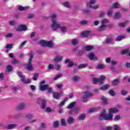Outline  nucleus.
Listing matches in <instances>:
<instances>
[{"instance_id":"f257e3e1","label":"nucleus","mask_w":130,"mask_h":130,"mask_svg":"<svg viewBox=\"0 0 130 130\" xmlns=\"http://www.w3.org/2000/svg\"><path fill=\"white\" fill-rule=\"evenodd\" d=\"M50 18L52 22L51 28H52L53 31H55V30L59 29L60 28V24L57 23V20H56L57 15L55 14H52L50 15Z\"/></svg>"},{"instance_id":"f03ea898","label":"nucleus","mask_w":130,"mask_h":130,"mask_svg":"<svg viewBox=\"0 0 130 130\" xmlns=\"http://www.w3.org/2000/svg\"><path fill=\"white\" fill-rule=\"evenodd\" d=\"M99 119L100 120H112L113 119V115L109 113L106 114V110H103L101 113Z\"/></svg>"},{"instance_id":"7ed1b4c3","label":"nucleus","mask_w":130,"mask_h":130,"mask_svg":"<svg viewBox=\"0 0 130 130\" xmlns=\"http://www.w3.org/2000/svg\"><path fill=\"white\" fill-rule=\"evenodd\" d=\"M29 59L28 62L25 64V67L27 71L32 72L33 71V66L32 65V59L34 57V53L33 52H30L29 54Z\"/></svg>"},{"instance_id":"20e7f679","label":"nucleus","mask_w":130,"mask_h":130,"mask_svg":"<svg viewBox=\"0 0 130 130\" xmlns=\"http://www.w3.org/2000/svg\"><path fill=\"white\" fill-rule=\"evenodd\" d=\"M40 44L42 46L49 47L50 48L53 47V42H52V41H46L45 40H42L40 41Z\"/></svg>"},{"instance_id":"39448f33","label":"nucleus","mask_w":130,"mask_h":130,"mask_svg":"<svg viewBox=\"0 0 130 130\" xmlns=\"http://www.w3.org/2000/svg\"><path fill=\"white\" fill-rule=\"evenodd\" d=\"M93 94H92L91 92H90V91H85L84 93V95L82 96V100L83 102L84 103H86V102H88V98H89V97H91V96H92Z\"/></svg>"},{"instance_id":"423d86ee","label":"nucleus","mask_w":130,"mask_h":130,"mask_svg":"<svg viewBox=\"0 0 130 130\" xmlns=\"http://www.w3.org/2000/svg\"><path fill=\"white\" fill-rule=\"evenodd\" d=\"M46 83V81L45 80H43L40 83V91H44L45 90H47L48 88L49 87V85L48 84H45Z\"/></svg>"},{"instance_id":"0eeeda50","label":"nucleus","mask_w":130,"mask_h":130,"mask_svg":"<svg viewBox=\"0 0 130 130\" xmlns=\"http://www.w3.org/2000/svg\"><path fill=\"white\" fill-rule=\"evenodd\" d=\"M106 79V77L104 76H101L100 78H93V84H96V83H100L101 85L103 84V81Z\"/></svg>"},{"instance_id":"6e6552de","label":"nucleus","mask_w":130,"mask_h":130,"mask_svg":"<svg viewBox=\"0 0 130 130\" xmlns=\"http://www.w3.org/2000/svg\"><path fill=\"white\" fill-rule=\"evenodd\" d=\"M26 106H27V105L25 103L22 102L19 103L16 107V109L18 111H21V110H24V109H25Z\"/></svg>"},{"instance_id":"1a4fd4ad","label":"nucleus","mask_w":130,"mask_h":130,"mask_svg":"<svg viewBox=\"0 0 130 130\" xmlns=\"http://www.w3.org/2000/svg\"><path fill=\"white\" fill-rule=\"evenodd\" d=\"M38 104H41V108L42 109H45L46 108V101L42 99L38 98L37 101Z\"/></svg>"},{"instance_id":"9d476101","label":"nucleus","mask_w":130,"mask_h":130,"mask_svg":"<svg viewBox=\"0 0 130 130\" xmlns=\"http://www.w3.org/2000/svg\"><path fill=\"white\" fill-rule=\"evenodd\" d=\"M80 111V108L78 107H75L74 109L68 112V114L70 115H75V114H78Z\"/></svg>"},{"instance_id":"9b49d317","label":"nucleus","mask_w":130,"mask_h":130,"mask_svg":"<svg viewBox=\"0 0 130 130\" xmlns=\"http://www.w3.org/2000/svg\"><path fill=\"white\" fill-rule=\"evenodd\" d=\"M88 58L90 60H98V58L95 56V53L93 52L89 53Z\"/></svg>"},{"instance_id":"f8f14e48","label":"nucleus","mask_w":130,"mask_h":130,"mask_svg":"<svg viewBox=\"0 0 130 130\" xmlns=\"http://www.w3.org/2000/svg\"><path fill=\"white\" fill-rule=\"evenodd\" d=\"M27 30V26L24 24H21L19 26L16 31L21 32V31H26Z\"/></svg>"},{"instance_id":"ddd939ff","label":"nucleus","mask_w":130,"mask_h":130,"mask_svg":"<svg viewBox=\"0 0 130 130\" xmlns=\"http://www.w3.org/2000/svg\"><path fill=\"white\" fill-rule=\"evenodd\" d=\"M62 58H63V56L58 55L53 60V61L56 63L57 62H60V61H61V59H62Z\"/></svg>"},{"instance_id":"4468645a","label":"nucleus","mask_w":130,"mask_h":130,"mask_svg":"<svg viewBox=\"0 0 130 130\" xmlns=\"http://www.w3.org/2000/svg\"><path fill=\"white\" fill-rule=\"evenodd\" d=\"M120 83V79H116L112 81V86H118Z\"/></svg>"},{"instance_id":"2eb2a0df","label":"nucleus","mask_w":130,"mask_h":130,"mask_svg":"<svg viewBox=\"0 0 130 130\" xmlns=\"http://www.w3.org/2000/svg\"><path fill=\"white\" fill-rule=\"evenodd\" d=\"M21 81L23 84H27L31 83V79H27L25 76L21 80Z\"/></svg>"},{"instance_id":"dca6fc26","label":"nucleus","mask_w":130,"mask_h":130,"mask_svg":"<svg viewBox=\"0 0 130 130\" xmlns=\"http://www.w3.org/2000/svg\"><path fill=\"white\" fill-rule=\"evenodd\" d=\"M90 34H91V31L90 30H87L84 32H82L81 34V35L82 36V37H88V36H89V35H90Z\"/></svg>"},{"instance_id":"f3484780","label":"nucleus","mask_w":130,"mask_h":130,"mask_svg":"<svg viewBox=\"0 0 130 130\" xmlns=\"http://www.w3.org/2000/svg\"><path fill=\"white\" fill-rule=\"evenodd\" d=\"M65 63H69L68 68H72V67H73V66H75V64H74V62L70 61V59H67L65 60Z\"/></svg>"},{"instance_id":"a211bd4d","label":"nucleus","mask_w":130,"mask_h":130,"mask_svg":"<svg viewBox=\"0 0 130 130\" xmlns=\"http://www.w3.org/2000/svg\"><path fill=\"white\" fill-rule=\"evenodd\" d=\"M67 122L69 124H72L75 122V118L73 117H69L67 119Z\"/></svg>"},{"instance_id":"6ab92c4d","label":"nucleus","mask_w":130,"mask_h":130,"mask_svg":"<svg viewBox=\"0 0 130 130\" xmlns=\"http://www.w3.org/2000/svg\"><path fill=\"white\" fill-rule=\"evenodd\" d=\"M53 97H54L55 99L58 100V99L60 98V93L54 92L53 93Z\"/></svg>"},{"instance_id":"aec40b11","label":"nucleus","mask_w":130,"mask_h":130,"mask_svg":"<svg viewBox=\"0 0 130 130\" xmlns=\"http://www.w3.org/2000/svg\"><path fill=\"white\" fill-rule=\"evenodd\" d=\"M112 41H113V38L108 37L105 40V44H110V43H112Z\"/></svg>"},{"instance_id":"412c9836","label":"nucleus","mask_w":130,"mask_h":130,"mask_svg":"<svg viewBox=\"0 0 130 130\" xmlns=\"http://www.w3.org/2000/svg\"><path fill=\"white\" fill-rule=\"evenodd\" d=\"M94 4H96L95 0H90L89 2L87 3V6L88 8H92V5H94Z\"/></svg>"},{"instance_id":"4be33fe9","label":"nucleus","mask_w":130,"mask_h":130,"mask_svg":"<svg viewBox=\"0 0 130 130\" xmlns=\"http://www.w3.org/2000/svg\"><path fill=\"white\" fill-rule=\"evenodd\" d=\"M101 99L104 105H107V104H108V99L106 98L105 96H103Z\"/></svg>"},{"instance_id":"5701e85b","label":"nucleus","mask_w":130,"mask_h":130,"mask_svg":"<svg viewBox=\"0 0 130 130\" xmlns=\"http://www.w3.org/2000/svg\"><path fill=\"white\" fill-rule=\"evenodd\" d=\"M62 6L65 7L66 8H67L68 9H70L71 8V4L69 2H66L62 3Z\"/></svg>"},{"instance_id":"b1692460","label":"nucleus","mask_w":130,"mask_h":130,"mask_svg":"<svg viewBox=\"0 0 130 130\" xmlns=\"http://www.w3.org/2000/svg\"><path fill=\"white\" fill-rule=\"evenodd\" d=\"M75 106H76V102H73L69 104V105L67 107V108L68 109H73Z\"/></svg>"},{"instance_id":"393cba45","label":"nucleus","mask_w":130,"mask_h":130,"mask_svg":"<svg viewBox=\"0 0 130 130\" xmlns=\"http://www.w3.org/2000/svg\"><path fill=\"white\" fill-rule=\"evenodd\" d=\"M107 25H106L101 24V26L98 29V30L100 32H101L102 31H104L105 28H107Z\"/></svg>"},{"instance_id":"a878e982","label":"nucleus","mask_w":130,"mask_h":130,"mask_svg":"<svg viewBox=\"0 0 130 130\" xmlns=\"http://www.w3.org/2000/svg\"><path fill=\"white\" fill-rule=\"evenodd\" d=\"M59 29H60L62 33H66V32H67L68 30V28L66 26H61V25H60V27H59Z\"/></svg>"},{"instance_id":"bb28decb","label":"nucleus","mask_w":130,"mask_h":130,"mask_svg":"<svg viewBox=\"0 0 130 130\" xmlns=\"http://www.w3.org/2000/svg\"><path fill=\"white\" fill-rule=\"evenodd\" d=\"M117 112H118V110L116 108H112L109 110V113L112 114L113 113H117Z\"/></svg>"},{"instance_id":"cd10ccee","label":"nucleus","mask_w":130,"mask_h":130,"mask_svg":"<svg viewBox=\"0 0 130 130\" xmlns=\"http://www.w3.org/2000/svg\"><path fill=\"white\" fill-rule=\"evenodd\" d=\"M18 126V125L16 124H11L8 125L7 127V129H12V128H15V127Z\"/></svg>"},{"instance_id":"c85d7f7f","label":"nucleus","mask_w":130,"mask_h":130,"mask_svg":"<svg viewBox=\"0 0 130 130\" xmlns=\"http://www.w3.org/2000/svg\"><path fill=\"white\" fill-rule=\"evenodd\" d=\"M84 48L86 51H90V50H92L94 48L92 46H85Z\"/></svg>"},{"instance_id":"c756f323","label":"nucleus","mask_w":130,"mask_h":130,"mask_svg":"<svg viewBox=\"0 0 130 130\" xmlns=\"http://www.w3.org/2000/svg\"><path fill=\"white\" fill-rule=\"evenodd\" d=\"M19 10L20 11H27V10H29V7L26 6L25 7H23V6H19L18 7Z\"/></svg>"},{"instance_id":"7c9ffc66","label":"nucleus","mask_w":130,"mask_h":130,"mask_svg":"<svg viewBox=\"0 0 130 130\" xmlns=\"http://www.w3.org/2000/svg\"><path fill=\"white\" fill-rule=\"evenodd\" d=\"M120 18H121V13L119 12H116L115 14V19L117 20L118 19H120Z\"/></svg>"},{"instance_id":"2f4dec72","label":"nucleus","mask_w":130,"mask_h":130,"mask_svg":"<svg viewBox=\"0 0 130 130\" xmlns=\"http://www.w3.org/2000/svg\"><path fill=\"white\" fill-rule=\"evenodd\" d=\"M71 43L72 45L75 46V45H77L79 43V40L77 39H72L71 40Z\"/></svg>"},{"instance_id":"473e14b6","label":"nucleus","mask_w":130,"mask_h":130,"mask_svg":"<svg viewBox=\"0 0 130 130\" xmlns=\"http://www.w3.org/2000/svg\"><path fill=\"white\" fill-rule=\"evenodd\" d=\"M87 67H88V64L87 63L81 64L78 67V69L81 70V69H85V68H87Z\"/></svg>"},{"instance_id":"72a5a7b5","label":"nucleus","mask_w":130,"mask_h":130,"mask_svg":"<svg viewBox=\"0 0 130 130\" xmlns=\"http://www.w3.org/2000/svg\"><path fill=\"white\" fill-rule=\"evenodd\" d=\"M33 117H34V116L32 114H27L25 115V118L28 119V120L30 119H32Z\"/></svg>"},{"instance_id":"f704fd0d","label":"nucleus","mask_w":130,"mask_h":130,"mask_svg":"<svg viewBox=\"0 0 130 130\" xmlns=\"http://www.w3.org/2000/svg\"><path fill=\"white\" fill-rule=\"evenodd\" d=\"M85 117H86V115L85 114H82L79 116L78 119L79 120H84Z\"/></svg>"},{"instance_id":"c9c22d12","label":"nucleus","mask_w":130,"mask_h":130,"mask_svg":"<svg viewBox=\"0 0 130 130\" xmlns=\"http://www.w3.org/2000/svg\"><path fill=\"white\" fill-rule=\"evenodd\" d=\"M85 53V50H78V56H82L83 54Z\"/></svg>"},{"instance_id":"e433bc0d","label":"nucleus","mask_w":130,"mask_h":130,"mask_svg":"<svg viewBox=\"0 0 130 130\" xmlns=\"http://www.w3.org/2000/svg\"><path fill=\"white\" fill-rule=\"evenodd\" d=\"M119 7H120V5L118 4V2H115L113 5L114 9H119Z\"/></svg>"},{"instance_id":"4c0bfd02","label":"nucleus","mask_w":130,"mask_h":130,"mask_svg":"<svg viewBox=\"0 0 130 130\" xmlns=\"http://www.w3.org/2000/svg\"><path fill=\"white\" fill-rule=\"evenodd\" d=\"M125 36H119L116 39V41H121L122 39H124Z\"/></svg>"},{"instance_id":"58836bf2","label":"nucleus","mask_w":130,"mask_h":130,"mask_svg":"<svg viewBox=\"0 0 130 130\" xmlns=\"http://www.w3.org/2000/svg\"><path fill=\"white\" fill-rule=\"evenodd\" d=\"M100 109L99 108H93L90 109L88 111V112L89 113H92V112H95V111H97V110H99Z\"/></svg>"},{"instance_id":"ea45409f","label":"nucleus","mask_w":130,"mask_h":130,"mask_svg":"<svg viewBox=\"0 0 130 130\" xmlns=\"http://www.w3.org/2000/svg\"><path fill=\"white\" fill-rule=\"evenodd\" d=\"M108 88H109V85L108 84H106L105 85H104L103 86L101 87L100 88V90H107V89H108Z\"/></svg>"},{"instance_id":"a19ab883","label":"nucleus","mask_w":130,"mask_h":130,"mask_svg":"<svg viewBox=\"0 0 130 130\" xmlns=\"http://www.w3.org/2000/svg\"><path fill=\"white\" fill-rule=\"evenodd\" d=\"M90 22L88 20H82L80 22V25H88Z\"/></svg>"},{"instance_id":"79ce46f5","label":"nucleus","mask_w":130,"mask_h":130,"mask_svg":"<svg viewBox=\"0 0 130 130\" xmlns=\"http://www.w3.org/2000/svg\"><path fill=\"white\" fill-rule=\"evenodd\" d=\"M17 73L18 76H19V77L21 78V80H22L23 78H24L25 76L23 75V73L22 72L17 71Z\"/></svg>"},{"instance_id":"37998d69","label":"nucleus","mask_w":130,"mask_h":130,"mask_svg":"<svg viewBox=\"0 0 130 130\" xmlns=\"http://www.w3.org/2000/svg\"><path fill=\"white\" fill-rule=\"evenodd\" d=\"M60 122H61V125H62V126H66L67 123H66V119H61L60 120Z\"/></svg>"},{"instance_id":"c03bdc74","label":"nucleus","mask_w":130,"mask_h":130,"mask_svg":"<svg viewBox=\"0 0 130 130\" xmlns=\"http://www.w3.org/2000/svg\"><path fill=\"white\" fill-rule=\"evenodd\" d=\"M22 117V114L21 113H18L13 116V118H15V119H18V118H20V117Z\"/></svg>"},{"instance_id":"a18cd8bd","label":"nucleus","mask_w":130,"mask_h":130,"mask_svg":"<svg viewBox=\"0 0 130 130\" xmlns=\"http://www.w3.org/2000/svg\"><path fill=\"white\" fill-rule=\"evenodd\" d=\"M61 77H62V74H57L53 78V80H54V81H56V80H57V79H59V78H61Z\"/></svg>"},{"instance_id":"49530a36","label":"nucleus","mask_w":130,"mask_h":130,"mask_svg":"<svg viewBox=\"0 0 130 130\" xmlns=\"http://www.w3.org/2000/svg\"><path fill=\"white\" fill-rule=\"evenodd\" d=\"M13 46H14L13 44H7L5 47V48L7 49H12V48H13Z\"/></svg>"},{"instance_id":"de8ad7c7","label":"nucleus","mask_w":130,"mask_h":130,"mask_svg":"<svg viewBox=\"0 0 130 130\" xmlns=\"http://www.w3.org/2000/svg\"><path fill=\"white\" fill-rule=\"evenodd\" d=\"M58 125H59V122L58 121H55L53 123V127L56 128L58 127Z\"/></svg>"},{"instance_id":"09e8293b","label":"nucleus","mask_w":130,"mask_h":130,"mask_svg":"<svg viewBox=\"0 0 130 130\" xmlns=\"http://www.w3.org/2000/svg\"><path fill=\"white\" fill-rule=\"evenodd\" d=\"M7 71L8 72V73H10V72H12L13 71V67H12V66L8 65L7 67Z\"/></svg>"},{"instance_id":"8fccbe9b","label":"nucleus","mask_w":130,"mask_h":130,"mask_svg":"<svg viewBox=\"0 0 130 130\" xmlns=\"http://www.w3.org/2000/svg\"><path fill=\"white\" fill-rule=\"evenodd\" d=\"M127 25V22H123V23H119V26L120 27H126V26Z\"/></svg>"},{"instance_id":"3c124183","label":"nucleus","mask_w":130,"mask_h":130,"mask_svg":"<svg viewBox=\"0 0 130 130\" xmlns=\"http://www.w3.org/2000/svg\"><path fill=\"white\" fill-rule=\"evenodd\" d=\"M9 25H10V26H16V25H17V22L14 20H11L9 21Z\"/></svg>"},{"instance_id":"603ef678","label":"nucleus","mask_w":130,"mask_h":130,"mask_svg":"<svg viewBox=\"0 0 130 130\" xmlns=\"http://www.w3.org/2000/svg\"><path fill=\"white\" fill-rule=\"evenodd\" d=\"M38 77H39V74L38 73L35 74L33 77L34 81H37Z\"/></svg>"},{"instance_id":"864d4df0","label":"nucleus","mask_w":130,"mask_h":130,"mask_svg":"<svg viewBox=\"0 0 130 130\" xmlns=\"http://www.w3.org/2000/svg\"><path fill=\"white\" fill-rule=\"evenodd\" d=\"M80 78L79 76H74L72 80L73 81H74V82H78V81H79L80 80Z\"/></svg>"},{"instance_id":"5fc2aeb1","label":"nucleus","mask_w":130,"mask_h":130,"mask_svg":"<svg viewBox=\"0 0 130 130\" xmlns=\"http://www.w3.org/2000/svg\"><path fill=\"white\" fill-rule=\"evenodd\" d=\"M12 62L13 63V64H17L18 63H20V61L16 59H13L12 60Z\"/></svg>"},{"instance_id":"6e6d98bb","label":"nucleus","mask_w":130,"mask_h":130,"mask_svg":"<svg viewBox=\"0 0 130 130\" xmlns=\"http://www.w3.org/2000/svg\"><path fill=\"white\" fill-rule=\"evenodd\" d=\"M96 69H98V70H103V69H104V66H103V64H99L96 67Z\"/></svg>"},{"instance_id":"4d7b16f0","label":"nucleus","mask_w":130,"mask_h":130,"mask_svg":"<svg viewBox=\"0 0 130 130\" xmlns=\"http://www.w3.org/2000/svg\"><path fill=\"white\" fill-rule=\"evenodd\" d=\"M109 21L108 19H103L102 21V25H106Z\"/></svg>"},{"instance_id":"13d9d810","label":"nucleus","mask_w":130,"mask_h":130,"mask_svg":"<svg viewBox=\"0 0 130 130\" xmlns=\"http://www.w3.org/2000/svg\"><path fill=\"white\" fill-rule=\"evenodd\" d=\"M109 92L110 95H111V96H115V95H116V93H115V92H114V91L112 90H109Z\"/></svg>"},{"instance_id":"bf43d9fd","label":"nucleus","mask_w":130,"mask_h":130,"mask_svg":"<svg viewBox=\"0 0 130 130\" xmlns=\"http://www.w3.org/2000/svg\"><path fill=\"white\" fill-rule=\"evenodd\" d=\"M48 70H54V65L52 64H49Z\"/></svg>"},{"instance_id":"052dcab7","label":"nucleus","mask_w":130,"mask_h":130,"mask_svg":"<svg viewBox=\"0 0 130 130\" xmlns=\"http://www.w3.org/2000/svg\"><path fill=\"white\" fill-rule=\"evenodd\" d=\"M26 41H24L20 45L19 48V49H22V48H23V47H24V46L25 45V44H26Z\"/></svg>"},{"instance_id":"680f3d73","label":"nucleus","mask_w":130,"mask_h":130,"mask_svg":"<svg viewBox=\"0 0 130 130\" xmlns=\"http://www.w3.org/2000/svg\"><path fill=\"white\" fill-rule=\"evenodd\" d=\"M121 119V117H120V116L119 115H117L115 116V118L114 119V120H115V121H117V120H119V119Z\"/></svg>"},{"instance_id":"e2e57ef3","label":"nucleus","mask_w":130,"mask_h":130,"mask_svg":"<svg viewBox=\"0 0 130 130\" xmlns=\"http://www.w3.org/2000/svg\"><path fill=\"white\" fill-rule=\"evenodd\" d=\"M41 127H42V128L45 129L46 128V127H47V126H46V124L43 122V123H41Z\"/></svg>"},{"instance_id":"0e129e2a","label":"nucleus","mask_w":130,"mask_h":130,"mask_svg":"<svg viewBox=\"0 0 130 130\" xmlns=\"http://www.w3.org/2000/svg\"><path fill=\"white\" fill-rule=\"evenodd\" d=\"M56 70V71H59L60 70V64H56L55 66V68H54Z\"/></svg>"},{"instance_id":"69168bd1","label":"nucleus","mask_w":130,"mask_h":130,"mask_svg":"<svg viewBox=\"0 0 130 130\" xmlns=\"http://www.w3.org/2000/svg\"><path fill=\"white\" fill-rule=\"evenodd\" d=\"M127 52H128V50H122L121 52V54L122 55L123 54H125V53H127Z\"/></svg>"},{"instance_id":"338daca9","label":"nucleus","mask_w":130,"mask_h":130,"mask_svg":"<svg viewBox=\"0 0 130 130\" xmlns=\"http://www.w3.org/2000/svg\"><path fill=\"white\" fill-rule=\"evenodd\" d=\"M34 17H35V15L31 14H29L28 16V19H33V18H34Z\"/></svg>"},{"instance_id":"774afa93","label":"nucleus","mask_w":130,"mask_h":130,"mask_svg":"<svg viewBox=\"0 0 130 130\" xmlns=\"http://www.w3.org/2000/svg\"><path fill=\"white\" fill-rule=\"evenodd\" d=\"M12 90H13V91H17L18 90H21V87H13Z\"/></svg>"}]
</instances>
